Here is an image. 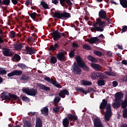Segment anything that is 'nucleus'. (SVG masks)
Listing matches in <instances>:
<instances>
[{"mask_svg":"<svg viewBox=\"0 0 127 127\" xmlns=\"http://www.w3.org/2000/svg\"><path fill=\"white\" fill-rule=\"evenodd\" d=\"M106 26V23L100 19H96V22L93 24L94 30L96 31H104V28Z\"/></svg>","mask_w":127,"mask_h":127,"instance_id":"nucleus-1","label":"nucleus"},{"mask_svg":"<svg viewBox=\"0 0 127 127\" xmlns=\"http://www.w3.org/2000/svg\"><path fill=\"white\" fill-rule=\"evenodd\" d=\"M75 59L77 63V65L79 66V67H80V68H83L84 70L89 71V67H88L87 65H85V62L83 61V60H82L80 56H77Z\"/></svg>","mask_w":127,"mask_h":127,"instance_id":"nucleus-2","label":"nucleus"},{"mask_svg":"<svg viewBox=\"0 0 127 127\" xmlns=\"http://www.w3.org/2000/svg\"><path fill=\"white\" fill-rule=\"evenodd\" d=\"M112 115H113V113H112L111 104H108L106 105V112L104 116L105 121L109 122L110 119H111V117H112Z\"/></svg>","mask_w":127,"mask_h":127,"instance_id":"nucleus-3","label":"nucleus"},{"mask_svg":"<svg viewBox=\"0 0 127 127\" xmlns=\"http://www.w3.org/2000/svg\"><path fill=\"white\" fill-rule=\"evenodd\" d=\"M55 17H57V18H69V17H71V15L70 13L67 12H63L62 13H60V12H56L54 14Z\"/></svg>","mask_w":127,"mask_h":127,"instance_id":"nucleus-4","label":"nucleus"},{"mask_svg":"<svg viewBox=\"0 0 127 127\" xmlns=\"http://www.w3.org/2000/svg\"><path fill=\"white\" fill-rule=\"evenodd\" d=\"M52 35L53 36L54 40L57 41L62 37V36H65L66 35L64 33H60L58 31H54L52 33Z\"/></svg>","mask_w":127,"mask_h":127,"instance_id":"nucleus-5","label":"nucleus"},{"mask_svg":"<svg viewBox=\"0 0 127 127\" xmlns=\"http://www.w3.org/2000/svg\"><path fill=\"white\" fill-rule=\"evenodd\" d=\"M22 91L29 96H36L37 94V90L33 89H29V88H25L22 89Z\"/></svg>","mask_w":127,"mask_h":127,"instance_id":"nucleus-6","label":"nucleus"},{"mask_svg":"<svg viewBox=\"0 0 127 127\" xmlns=\"http://www.w3.org/2000/svg\"><path fill=\"white\" fill-rule=\"evenodd\" d=\"M71 70L74 74H78V75H80L82 73V70L77 65L76 63H74L72 65Z\"/></svg>","mask_w":127,"mask_h":127,"instance_id":"nucleus-7","label":"nucleus"},{"mask_svg":"<svg viewBox=\"0 0 127 127\" xmlns=\"http://www.w3.org/2000/svg\"><path fill=\"white\" fill-rule=\"evenodd\" d=\"M9 96H7L5 95V94L4 93H1V98L3 99V100H9L10 98H12V99H14V100H17L18 99V97L16 96V95L10 94V93L8 94Z\"/></svg>","mask_w":127,"mask_h":127,"instance_id":"nucleus-8","label":"nucleus"},{"mask_svg":"<svg viewBox=\"0 0 127 127\" xmlns=\"http://www.w3.org/2000/svg\"><path fill=\"white\" fill-rule=\"evenodd\" d=\"M65 55H67V52L64 51L58 53L56 57L60 61H64L65 58Z\"/></svg>","mask_w":127,"mask_h":127,"instance_id":"nucleus-9","label":"nucleus"},{"mask_svg":"<svg viewBox=\"0 0 127 127\" xmlns=\"http://www.w3.org/2000/svg\"><path fill=\"white\" fill-rule=\"evenodd\" d=\"M45 80L49 83H51L53 85H54L55 86H56V87H57V88H62V87H61V85H60V84H59V83H58L57 81H54L53 79L50 78V77H45Z\"/></svg>","mask_w":127,"mask_h":127,"instance_id":"nucleus-10","label":"nucleus"},{"mask_svg":"<svg viewBox=\"0 0 127 127\" xmlns=\"http://www.w3.org/2000/svg\"><path fill=\"white\" fill-rule=\"evenodd\" d=\"M124 98V93L122 92H117L115 94V102H120Z\"/></svg>","mask_w":127,"mask_h":127,"instance_id":"nucleus-11","label":"nucleus"},{"mask_svg":"<svg viewBox=\"0 0 127 127\" xmlns=\"http://www.w3.org/2000/svg\"><path fill=\"white\" fill-rule=\"evenodd\" d=\"M22 74L21 70H15L7 74L8 77H12L13 76H20Z\"/></svg>","mask_w":127,"mask_h":127,"instance_id":"nucleus-12","label":"nucleus"},{"mask_svg":"<svg viewBox=\"0 0 127 127\" xmlns=\"http://www.w3.org/2000/svg\"><path fill=\"white\" fill-rule=\"evenodd\" d=\"M65 95L66 96H69V91L67 90V89H64L63 90H60L59 96L61 97V98H65Z\"/></svg>","mask_w":127,"mask_h":127,"instance_id":"nucleus-13","label":"nucleus"},{"mask_svg":"<svg viewBox=\"0 0 127 127\" xmlns=\"http://www.w3.org/2000/svg\"><path fill=\"white\" fill-rule=\"evenodd\" d=\"M94 127H103V125L101 120L99 118H95L94 121Z\"/></svg>","mask_w":127,"mask_h":127,"instance_id":"nucleus-14","label":"nucleus"},{"mask_svg":"<svg viewBox=\"0 0 127 127\" xmlns=\"http://www.w3.org/2000/svg\"><path fill=\"white\" fill-rule=\"evenodd\" d=\"M91 66L93 68V69H94V70H96V71L102 70V66L99 64H97L92 63L91 64Z\"/></svg>","mask_w":127,"mask_h":127,"instance_id":"nucleus-15","label":"nucleus"},{"mask_svg":"<svg viewBox=\"0 0 127 127\" xmlns=\"http://www.w3.org/2000/svg\"><path fill=\"white\" fill-rule=\"evenodd\" d=\"M87 41L91 44H93V43H98V42H99V39H98L97 37H93L88 39Z\"/></svg>","mask_w":127,"mask_h":127,"instance_id":"nucleus-16","label":"nucleus"},{"mask_svg":"<svg viewBox=\"0 0 127 127\" xmlns=\"http://www.w3.org/2000/svg\"><path fill=\"white\" fill-rule=\"evenodd\" d=\"M4 56H11L12 53L8 49H4L2 52Z\"/></svg>","mask_w":127,"mask_h":127,"instance_id":"nucleus-17","label":"nucleus"},{"mask_svg":"<svg viewBox=\"0 0 127 127\" xmlns=\"http://www.w3.org/2000/svg\"><path fill=\"white\" fill-rule=\"evenodd\" d=\"M60 3L63 6L65 5H72V2L70 0H60Z\"/></svg>","mask_w":127,"mask_h":127,"instance_id":"nucleus-18","label":"nucleus"},{"mask_svg":"<svg viewBox=\"0 0 127 127\" xmlns=\"http://www.w3.org/2000/svg\"><path fill=\"white\" fill-rule=\"evenodd\" d=\"M38 87L41 89V90H43V91H50V88L42 84H38Z\"/></svg>","mask_w":127,"mask_h":127,"instance_id":"nucleus-19","label":"nucleus"},{"mask_svg":"<svg viewBox=\"0 0 127 127\" xmlns=\"http://www.w3.org/2000/svg\"><path fill=\"white\" fill-rule=\"evenodd\" d=\"M120 106H121L122 109H125L127 107V100H120L119 101Z\"/></svg>","mask_w":127,"mask_h":127,"instance_id":"nucleus-20","label":"nucleus"},{"mask_svg":"<svg viewBox=\"0 0 127 127\" xmlns=\"http://www.w3.org/2000/svg\"><path fill=\"white\" fill-rule=\"evenodd\" d=\"M107 104H108V101H107L105 99H103L102 100V102L100 104V109L104 110V109H105L106 108V106H107Z\"/></svg>","mask_w":127,"mask_h":127,"instance_id":"nucleus-21","label":"nucleus"},{"mask_svg":"<svg viewBox=\"0 0 127 127\" xmlns=\"http://www.w3.org/2000/svg\"><path fill=\"white\" fill-rule=\"evenodd\" d=\"M95 76L98 78H100V79H104L105 78H107V76L101 72H96L95 73Z\"/></svg>","mask_w":127,"mask_h":127,"instance_id":"nucleus-22","label":"nucleus"},{"mask_svg":"<svg viewBox=\"0 0 127 127\" xmlns=\"http://www.w3.org/2000/svg\"><path fill=\"white\" fill-rule=\"evenodd\" d=\"M99 16L100 17H101V18H106V17H107V12L104 10L100 11Z\"/></svg>","mask_w":127,"mask_h":127,"instance_id":"nucleus-23","label":"nucleus"},{"mask_svg":"<svg viewBox=\"0 0 127 127\" xmlns=\"http://www.w3.org/2000/svg\"><path fill=\"white\" fill-rule=\"evenodd\" d=\"M75 89L76 91H78V92L83 93V94H85V95H87V94H88V91L84 90V89L82 87H75Z\"/></svg>","mask_w":127,"mask_h":127,"instance_id":"nucleus-24","label":"nucleus"},{"mask_svg":"<svg viewBox=\"0 0 127 127\" xmlns=\"http://www.w3.org/2000/svg\"><path fill=\"white\" fill-rule=\"evenodd\" d=\"M12 61L14 62H18L20 60V56L17 54H15L12 59Z\"/></svg>","mask_w":127,"mask_h":127,"instance_id":"nucleus-25","label":"nucleus"},{"mask_svg":"<svg viewBox=\"0 0 127 127\" xmlns=\"http://www.w3.org/2000/svg\"><path fill=\"white\" fill-rule=\"evenodd\" d=\"M41 113L45 116L48 115V108L47 107H44L41 110Z\"/></svg>","mask_w":127,"mask_h":127,"instance_id":"nucleus-26","label":"nucleus"},{"mask_svg":"<svg viewBox=\"0 0 127 127\" xmlns=\"http://www.w3.org/2000/svg\"><path fill=\"white\" fill-rule=\"evenodd\" d=\"M36 127H42V122L39 118H37L36 122Z\"/></svg>","mask_w":127,"mask_h":127,"instance_id":"nucleus-27","label":"nucleus"},{"mask_svg":"<svg viewBox=\"0 0 127 127\" xmlns=\"http://www.w3.org/2000/svg\"><path fill=\"white\" fill-rule=\"evenodd\" d=\"M50 63L51 64H56V63H57V58L54 56L51 57Z\"/></svg>","mask_w":127,"mask_h":127,"instance_id":"nucleus-28","label":"nucleus"},{"mask_svg":"<svg viewBox=\"0 0 127 127\" xmlns=\"http://www.w3.org/2000/svg\"><path fill=\"white\" fill-rule=\"evenodd\" d=\"M63 124L64 125V127H68V126L69 125V120H68V119L65 118L63 121Z\"/></svg>","mask_w":127,"mask_h":127,"instance_id":"nucleus-29","label":"nucleus"},{"mask_svg":"<svg viewBox=\"0 0 127 127\" xmlns=\"http://www.w3.org/2000/svg\"><path fill=\"white\" fill-rule=\"evenodd\" d=\"M68 119H69V120H70L71 121H77V120H78V118H77V116L71 114H68Z\"/></svg>","mask_w":127,"mask_h":127,"instance_id":"nucleus-30","label":"nucleus"},{"mask_svg":"<svg viewBox=\"0 0 127 127\" xmlns=\"http://www.w3.org/2000/svg\"><path fill=\"white\" fill-rule=\"evenodd\" d=\"M41 4L42 5V6H43V7H44V8H45L46 9H47V8H49V7L48 4H47L44 1H42L41 2Z\"/></svg>","mask_w":127,"mask_h":127,"instance_id":"nucleus-31","label":"nucleus"},{"mask_svg":"<svg viewBox=\"0 0 127 127\" xmlns=\"http://www.w3.org/2000/svg\"><path fill=\"white\" fill-rule=\"evenodd\" d=\"M26 50H27V53L28 54H34V51L32 49V48H27L25 47Z\"/></svg>","mask_w":127,"mask_h":127,"instance_id":"nucleus-32","label":"nucleus"},{"mask_svg":"<svg viewBox=\"0 0 127 127\" xmlns=\"http://www.w3.org/2000/svg\"><path fill=\"white\" fill-rule=\"evenodd\" d=\"M82 84L84 86H90V85H92V82L88 81L87 80H82Z\"/></svg>","mask_w":127,"mask_h":127,"instance_id":"nucleus-33","label":"nucleus"},{"mask_svg":"<svg viewBox=\"0 0 127 127\" xmlns=\"http://www.w3.org/2000/svg\"><path fill=\"white\" fill-rule=\"evenodd\" d=\"M104 73L108 76H117L116 72H113L112 71H105Z\"/></svg>","mask_w":127,"mask_h":127,"instance_id":"nucleus-34","label":"nucleus"},{"mask_svg":"<svg viewBox=\"0 0 127 127\" xmlns=\"http://www.w3.org/2000/svg\"><path fill=\"white\" fill-rule=\"evenodd\" d=\"M87 58L89 61H91V62H93L94 63H96V62H97V60L96 59V58L91 56H88Z\"/></svg>","mask_w":127,"mask_h":127,"instance_id":"nucleus-35","label":"nucleus"},{"mask_svg":"<svg viewBox=\"0 0 127 127\" xmlns=\"http://www.w3.org/2000/svg\"><path fill=\"white\" fill-rule=\"evenodd\" d=\"M118 103L115 102L113 104V107L114 109H118L121 107V103H120V101H118Z\"/></svg>","mask_w":127,"mask_h":127,"instance_id":"nucleus-36","label":"nucleus"},{"mask_svg":"<svg viewBox=\"0 0 127 127\" xmlns=\"http://www.w3.org/2000/svg\"><path fill=\"white\" fill-rule=\"evenodd\" d=\"M120 3L123 7H125V8L127 7V0H121Z\"/></svg>","mask_w":127,"mask_h":127,"instance_id":"nucleus-37","label":"nucleus"},{"mask_svg":"<svg viewBox=\"0 0 127 127\" xmlns=\"http://www.w3.org/2000/svg\"><path fill=\"white\" fill-rule=\"evenodd\" d=\"M17 66L21 69H27V66L23 64H17Z\"/></svg>","mask_w":127,"mask_h":127,"instance_id":"nucleus-38","label":"nucleus"},{"mask_svg":"<svg viewBox=\"0 0 127 127\" xmlns=\"http://www.w3.org/2000/svg\"><path fill=\"white\" fill-rule=\"evenodd\" d=\"M6 74V70L4 68L0 67V75H5Z\"/></svg>","mask_w":127,"mask_h":127,"instance_id":"nucleus-39","label":"nucleus"},{"mask_svg":"<svg viewBox=\"0 0 127 127\" xmlns=\"http://www.w3.org/2000/svg\"><path fill=\"white\" fill-rule=\"evenodd\" d=\"M98 86H104L105 85V81L104 80H99L98 81Z\"/></svg>","mask_w":127,"mask_h":127,"instance_id":"nucleus-40","label":"nucleus"},{"mask_svg":"<svg viewBox=\"0 0 127 127\" xmlns=\"http://www.w3.org/2000/svg\"><path fill=\"white\" fill-rule=\"evenodd\" d=\"M24 127H31V124H30V122H29V121H26L24 124Z\"/></svg>","mask_w":127,"mask_h":127,"instance_id":"nucleus-41","label":"nucleus"},{"mask_svg":"<svg viewBox=\"0 0 127 127\" xmlns=\"http://www.w3.org/2000/svg\"><path fill=\"white\" fill-rule=\"evenodd\" d=\"M83 48L84 49H86L87 50H90L91 48L89 45L87 44H84L83 45Z\"/></svg>","mask_w":127,"mask_h":127,"instance_id":"nucleus-42","label":"nucleus"},{"mask_svg":"<svg viewBox=\"0 0 127 127\" xmlns=\"http://www.w3.org/2000/svg\"><path fill=\"white\" fill-rule=\"evenodd\" d=\"M60 98L59 97H56L54 99V103L55 104H58V103H59V102H60Z\"/></svg>","mask_w":127,"mask_h":127,"instance_id":"nucleus-43","label":"nucleus"},{"mask_svg":"<svg viewBox=\"0 0 127 127\" xmlns=\"http://www.w3.org/2000/svg\"><path fill=\"white\" fill-rule=\"evenodd\" d=\"M94 54L97 55V56H99V57H101V56H102V52H101L94 51Z\"/></svg>","mask_w":127,"mask_h":127,"instance_id":"nucleus-44","label":"nucleus"},{"mask_svg":"<svg viewBox=\"0 0 127 127\" xmlns=\"http://www.w3.org/2000/svg\"><path fill=\"white\" fill-rule=\"evenodd\" d=\"M24 46L23 45H22V44H19L17 45L16 46V50H20V49H21V48H23Z\"/></svg>","mask_w":127,"mask_h":127,"instance_id":"nucleus-45","label":"nucleus"},{"mask_svg":"<svg viewBox=\"0 0 127 127\" xmlns=\"http://www.w3.org/2000/svg\"><path fill=\"white\" fill-rule=\"evenodd\" d=\"M123 117L125 118H127V108L123 110Z\"/></svg>","mask_w":127,"mask_h":127,"instance_id":"nucleus-46","label":"nucleus"},{"mask_svg":"<svg viewBox=\"0 0 127 127\" xmlns=\"http://www.w3.org/2000/svg\"><path fill=\"white\" fill-rule=\"evenodd\" d=\"M58 47V44H56L54 45V46H52L51 47V50H55Z\"/></svg>","mask_w":127,"mask_h":127,"instance_id":"nucleus-47","label":"nucleus"},{"mask_svg":"<svg viewBox=\"0 0 127 127\" xmlns=\"http://www.w3.org/2000/svg\"><path fill=\"white\" fill-rule=\"evenodd\" d=\"M91 79L93 80H96L97 77H96V73L95 72H92L91 73Z\"/></svg>","mask_w":127,"mask_h":127,"instance_id":"nucleus-48","label":"nucleus"},{"mask_svg":"<svg viewBox=\"0 0 127 127\" xmlns=\"http://www.w3.org/2000/svg\"><path fill=\"white\" fill-rule=\"evenodd\" d=\"M29 15L31 17V18H35V17H36V13L33 12L31 14H29Z\"/></svg>","mask_w":127,"mask_h":127,"instance_id":"nucleus-49","label":"nucleus"},{"mask_svg":"<svg viewBox=\"0 0 127 127\" xmlns=\"http://www.w3.org/2000/svg\"><path fill=\"white\" fill-rule=\"evenodd\" d=\"M22 100L24 101V102H29V98H28L27 97L24 96L22 97Z\"/></svg>","mask_w":127,"mask_h":127,"instance_id":"nucleus-50","label":"nucleus"},{"mask_svg":"<svg viewBox=\"0 0 127 127\" xmlns=\"http://www.w3.org/2000/svg\"><path fill=\"white\" fill-rule=\"evenodd\" d=\"M69 57L72 58L75 56V52L74 51H71L69 54Z\"/></svg>","mask_w":127,"mask_h":127,"instance_id":"nucleus-51","label":"nucleus"},{"mask_svg":"<svg viewBox=\"0 0 127 127\" xmlns=\"http://www.w3.org/2000/svg\"><path fill=\"white\" fill-rule=\"evenodd\" d=\"M10 36L11 38H14V37H15V33L14 31H11L10 33Z\"/></svg>","mask_w":127,"mask_h":127,"instance_id":"nucleus-52","label":"nucleus"},{"mask_svg":"<svg viewBox=\"0 0 127 127\" xmlns=\"http://www.w3.org/2000/svg\"><path fill=\"white\" fill-rule=\"evenodd\" d=\"M59 111H60V108L59 107H56L53 109L54 113H59Z\"/></svg>","mask_w":127,"mask_h":127,"instance_id":"nucleus-53","label":"nucleus"},{"mask_svg":"<svg viewBox=\"0 0 127 127\" xmlns=\"http://www.w3.org/2000/svg\"><path fill=\"white\" fill-rule=\"evenodd\" d=\"M2 3L3 4H6L7 5H8V4H9V0H4Z\"/></svg>","mask_w":127,"mask_h":127,"instance_id":"nucleus-54","label":"nucleus"},{"mask_svg":"<svg viewBox=\"0 0 127 127\" xmlns=\"http://www.w3.org/2000/svg\"><path fill=\"white\" fill-rule=\"evenodd\" d=\"M127 26H125L123 27L122 32H126L127 31Z\"/></svg>","mask_w":127,"mask_h":127,"instance_id":"nucleus-55","label":"nucleus"},{"mask_svg":"<svg viewBox=\"0 0 127 127\" xmlns=\"http://www.w3.org/2000/svg\"><path fill=\"white\" fill-rule=\"evenodd\" d=\"M37 114L36 113H32V112H29L28 113L29 116H30L31 117H32V116H36V114Z\"/></svg>","mask_w":127,"mask_h":127,"instance_id":"nucleus-56","label":"nucleus"},{"mask_svg":"<svg viewBox=\"0 0 127 127\" xmlns=\"http://www.w3.org/2000/svg\"><path fill=\"white\" fill-rule=\"evenodd\" d=\"M25 4L27 6L29 5V4H31V0H27L25 2Z\"/></svg>","mask_w":127,"mask_h":127,"instance_id":"nucleus-57","label":"nucleus"},{"mask_svg":"<svg viewBox=\"0 0 127 127\" xmlns=\"http://www.w3.org/2000/svg\"><path fill=\"white\" fill-rule=\"evenodd\" d=\"M113 85L114 87H117L118 86V82L117 81H113Z\"/></svg>","mask_w":127,"mask_h":127,"instance_id":"nucleus-58","label":"nucleus"},{"mask_svg":"<svg viewBox=\"0 0 127 127\" xmlns=\"http://www.w3.org/2000/svg\"><path fill=\"white\" fill-rule=\"evenodd\" d=\"M72 45L73 46V47H75V48H78V47H79V45H78V44H76V43H73Z\"/></svg>","mask_w":127,"mask_h":127,"instance_id":"nucleus-59","label":"nucleus"},{"mask_svg":"<svg viewBox=\"0 0 127 127\" xmlns=\"http://www.w3.org/2000/svg\"><path fill=\"white\" fill-rule=\"evenodd\" d=\"M28 41H34V38L30 37L29 38H28Z\"/></svg>","mask_w":127,"mask_h":127,"instance_id":"nucleus-60","label":"nucleus"},{"mask_svg":"<svg viewBox=\"0 0 127 127\" xmlns=\"http://www.w3.org/2000/svg\"><path fill=\"white\" fill-rule=\"evenodd\" d=\"M117 47L119 49H121V50H123V49H124L123 48V46H121L120 45H117Z\"/></svg>","mask_w":127,"mask_h":127,"instance_id":"nucleus-61","label":"nucleus"},{"mask_svg":"<svg viewBox=\"0 0 127 127\" xmlns=\"http://www.w3.org/2000/svg\"><path fill=\"white\" fill-rule=\"evenodd\" d=\"M122 63L123 64H124V65H127V61L126 60H123Z\"/></svg>","mask_w":127,"mask_h":127,"instance_id":"nucleus-62","label":"nucleus"},{"mask_svg":"<svg viewBox=\"0 0 127 127\" xmlns=\"http://www.w3.org/2000/svg\"><path fill=\"white\" fill-rule=\"evenodd\" d=\"M53 3H54L55 4H57L58 3V0H52Z\"/></svg>","mask_w":127,"mask_h":127,"instance_id":"nucleus-63","label":"nucleus"},{"mask_svg":"<svg viewBox=\"0 0 127 127\" xmlns=\"http://www.w3.org/2000/svg\"><path fill=\"white\" fill-rule=\"evenodd\" d=\"M121 127H127V125L126 124H122Z\"/></svg>","mask_w":127,"mask_h":127,"instance_id":"nucleus-64","label":"nucleus"}]
</instances>
